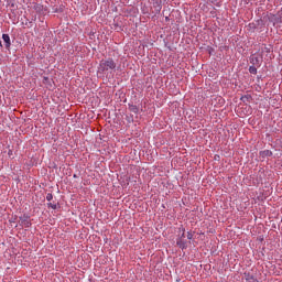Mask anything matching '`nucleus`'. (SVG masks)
<instances>
[{"label": "nucleus", "instance_id": "ddd939ff", "mask_svg": "<svg viewBox=\"0 0 282 282\" xmlns=\"http://www.w3.org/2000/svg\"><path fill=\"white\" fill-rule=\"evenodd\" d=\"M245 98H248V97H242V100H243Z\"/></svg>", "mask_w": 282, "mask_h": 282}, {"label": "nucleus", "instance_id": "6e6552de", "mask_svg": "<svg viewBox=\"0 0 282 282\" xmlns=\"http://www.w3.org/2000/svg\"><path fill=\"white\" fill-rule=\"evenodd\" d=\"M52 199H54V196L52 195V193H48L46 195V202H52Z\"/></svg>", "mask_w": 282, "mask_h": 282}, {"label": "nucleus", "instance_id": "1a4fd4ad", "mask_svg": "<svg viewBox=\"0 0 282 282\" xmlns=\"http://www.w3.org/2000/svg\"><path fill=\"white\" fill-rule=\"evenodd\" d=\"M250 280H252L253 282H257V279H254V276H252V275H251V276H250V275H248V276H247V281H250Z\"/></svg>", "mask_w": 282, "mask_h": 282}, {"label": "nucleus", "instance_id": "f03ea898", "mask_svg": "<svg viewBox=\"0 0 282 282\" xmlns=\"http://www.w3.org/2000/svg\"><path fill=\"white\" fill-rule=\"evenodd\" d=\"M182 235L181 237L177 239L176 245L182 248V250H184L186 248V240H184V238L186 237V229L181 228Z\"/></svg>", "mask_w": 282, "mask_h": 282}, {"label": "nucleus", "instance_id": "7ed1b4c3", "mask_svg": "<svg viewBox=\"0 0 282 282\" xmlns=\"http://www.w3.org/2000/svg\"><path fill=\"white\" fill-rule=\"evenodd\" d=\"M21 226H24V228H30L32 226V223L30 221L29 216L20 217Z\"/></svg>", "mask_w": 282, "mask_h": 282}, {"label": "nucleus", "instance_id": "20e7f679", "mask_svg": "<svg viewBox=\"0 0 282 282\" xmlns=\"http://www.w3.org/2000/svg\"><path fill=\"white\" fill-rule=\"evenodd\" d=\"M2 39H3L4 43H6V48L10 50V45H12V43L10 42V35L2 34Z\"/></svg>", "mask_w": 282, "mask_h": 282}, {"label": "nucleus", "instance_id": "f8f14e48", "mask_svg": "<svg viewBox=\"0 0 282 282\" xmlns=\"http://www.w3.org/2000/svg\"><path fill=\"white\" fill-rule=\"evenodd\" d=\"M52 208L56 209V205L52 206Z\"/></svg>", "mask_w": 282, "mask_h": 282}, {"label": "nucleus", "instance_id": "39448f33", "mask_svg": "<svg viewBox=\"0 0 282 282\" xmlns=\"http://www.w3.org/2000/svg\"><path fill=\"white\" fill-rule=\"evenodd\" d=\"M260 155L262 158H270L272 155V152L270 150H264V151L260 152Z\"/></svg>", "mask_w": 282, "mask_h": 282}, {"label": "nucleus", "instance_id": "423d86ee", "mask_svg": "<svg viewBox=\"0 0 282 282\" xmlns=\"http://www.w3.org/2000/svg\"><path fill=\"white\" fill-rule=\"evenodd\" d=\"M129 110L132 111V113H138L139 109L135 105H129Z\"/></svg>", "mask_w": 282, "mask_h": 282}, {"label": "nucleus", "instance_id": "0eeeda50", "mask_svg": "<svg viewBox=\"0 0 282 282\" xmlns=\"http://www.w3.org/2000/svg\"><path fill=\"white\" fill-rule=\"evenodd\" d=\"M249 72H250V74H257V67L250 66Z\"/></svg>", "mask_w": 282, "mask_h": 282}, {"label": "nucleus", "instance_id": "f257e3e1", "mask_svg": "<svg viewBox=\"0 0 282 282\" xmlns=\"http://www.w3.org/2000/svg\"><path fill=\"white\" fill-rule=\"evenodd\" d=\"M116 67H118L116 61H113L111 57H108L107 59L100 61L98 72H101V74H113V72H116Z\"/></svg>", "mask_w": 282, "mask_h": 282}, {"label": "nucleus", "instance_id": "9b49d317", "mask_svg": "<svg viewBox=\"0 0 282 282\" xmlns=\"http://www.w3.org/2000/svg\"><path fill=\"white\" fill-rule=\"evenodd\" d=\"M0 47H3V43L1 42V40H0Z\"/></svg>", "mask_w": 282, "mask_h": 282}, {"label": "nucleus", "instance_id": "9d476101", "mask_svg": "<svg viewBox=\"0 0 282 282\" xmlns=\"http://www.w3.org/2000/svg\"><path fill=\"white\" fill-rule=\"evenodd\" d=\"M187 239H189V240L193 239V231L187 232Z\"/></svg>", "mask_w": 282, "mask_h": 282}]
</instances>
